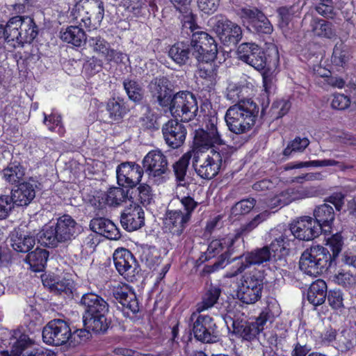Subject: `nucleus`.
<instances>
[{"mask_svg":"<svg viewBox=\"0 0 356 356\" xmlns=\"http://www.w3.org/2000/svg\"><path fill=\"white\" fill-rule=\"evenodd\" d=\"M309 145V140L307 138L296 137L291 141L284 149V156H289L295 152H303Z\"/></svg>","mask_w":356,"mask_h":356,"instance_id":"51","label":"nucleus"},{"mask_svg":"<svg viewBox=\"0 0 356 356\" xmlns=\"http://www.w3.org/2000/svg\"><path fill=\"white\" fill-rule=\"evenodd\" d=\"M332 261V255L325 248L318 245H313L302 254L300 268L305 274L316 277L325 272Z\"/></svg>","mask_w":356,"mask_h":356,"instance_id":"4","label":"nucleus"},{"mask_svg":"<svg viewBox=\"0 0 356 356\" xmlns=\"http://www.w3.org/2000/svg\"><path fill=\"white\" fill-rule=\"evenodd\" d=\"M264 284V275L254 270L243 277L238 286L236 296L243 303L250 305L257 302L261 296Z\"/></svg>","mask_w":356,"mask_h":356,"instance_id":"8","label":"nucleus"},{"mask_svg":"<svg viewBox=\"0 0 356 356\" xmlns=\"http://www.w3.org/2000/svg\"><path fill=\"white\" fill-rule=\"evenodd\" d=\"M329 305L334 310L343 308V297L341 290H331L327 294Z\"/></svg>","mask_w":356,"mask_h":356,"instance_id":"57","label":"nucleus"},{"mask_svg":"<svg viewBox=\"0 0 356 356\" xmlns=\"http://www.w3.org/2000/svg\"><path fill=\"white\" fill-rule=\"evenodd\" d=\"M143 173V169L138 164L122 163L116 168L118 184L123 187L133 188L140 181Z\"/></svg>","mask_w":356,"mask_h":356,"instance_id":"21","label":"nucleus"},{"mask_svg":"<svg viewBox=\"0 0 356 356\" xmlns=\"http://www.w3.org/2000/svg\"><path fill=\"white\" fill-rule=\"evenodd\" d=\"M71 338V329L65 321L54 319L49 322L42 330V339L49 345L60 346L66 343Z\"/></svg>","mask_w":356,"mask_h":356,"instance_id":"13","label":"nucleus"},{"mask_svg":"<svg viewBox=\"0 0 356 356\" xmlns=\"http://www.w3.org/2000/svg\"><path fill=\"white\" fill-rule=\"evenodd\" d=\"M350 99L343 94H334L331 102L333 108L337 110H345L350 106Z\"/></svg>","mask_w":356,"mask_h":356,"instance_id":"63","label":"nucleus"},{"mask_svg":"<svg viewBox=\"0 0 356 356\" xmlns=\"http://www.w3.org/2000/svg\"><path fill=\"white\" fill-rule=\"evenodd\" d=\"M88 45L92 50L106 58L110 50L108 43L100 36L89 38Z\"/></svg>","mask_w":356,"mask_h":356,"instance_id":"52","label":"nucleus"},{"mask_svg":"<svg viewBox=\"0 0 356 356\" xmlns=\"http://www.w3.org/2000/svg\"><path fill=\"white\" fill-rule=\"evenodd\" d=\"M240 235H228L220 239L211 241L207 248L206 259L219 256L218 261L214 263V270L225 268L229 263L230 256L235 252L236 243L240 240Z\"/></svg>","mask_w":356,"mask_h":356,"instance_id":"7","label":"nucleus"},{"mask_svg":"<svg viewBox=\"0 0 356 356\" xmlns=\"http://www.w3.org/2000/svg\"><path fill=\"white\" fill-rule=\"evenodd\" d=\"M44 123L51 131L58 133L60 136H63L65 130L61 122L60 115L52 113L49 115L44 114Z\"/></svg>","mask_w":356,"mask_h":356,"instance_id":"49","label":"nucleus"},{"mask_svg":"<svg viewBox=\"0 0 356 356\" xmlns=\"http://www.w3.org/2000/svg\"><path fill=\"white\" fill-rule=\"evenodd\" d=\"M280 313V308L277 304L268 305L262 310L254 322L234 321V332L244 340L251 341L263 331L268 321L273 322Z\"/></svg>","mask_w":356,"mask_h":356,"instance_id":"5","label":"nucleus"},{"mask_svg":"<svg viewBox=\"0 0 356 356\" xmlns=\"http://www.w3.org/2000/svg\"><path fill=\"white\" fill-rule=\"evenodd\" d=\"M13 208L14 204L10 196H0V220L8 217Z\"/></svg>","mask_w":356,"mask_h":356,"instance_id":"61","label":"nucleus"},{"mask_svg":"<svg viewBox=\"0 0 356 356\" xmlns=\"http://www.w3.org/2000/svg\"><path fill=\"white\" fill-rule=\"evenodd\" d=\"M49 254L46 250L36 248L29 252L26 258V261L30 265L33 271H42L47 263Z\"/></svg>","mask_w":356,"mask_h":356,"instance_id":"40","label":"nucleus"},{"mask_svg":"<svg viewBox=\"0 0 356 356\" xmlns=\"http://www.w3.org/2000/svg\"><path fill=\"white\" fill-rule=\"evenodd\" d=\"M182 14V29L186 34H192L191 47L193 49V55L199 62L209 63L216 59L218 54L217 44L215 40L204 31H196L199 29L195 16L191 11L179 12Z\"/></svg>","mask_w":356,"mask_h":356,"instance_id":"1","label":"nucleus"},{"mask_svg":"<svg viewBox=\"0 0 356 356\" xmlns=\"http://www.w3.org/2000/svg\"><path fill=\"white\" fill-rule=\"evenodd\" d=\"M141 259L146 265L152 268L160 262V255L155 248H147L143 250Z\"/></svg>","mask_w":356,"mask_h":356,"instance_id":"53","label":"nucleus"},{"mask_svg":"<svg viewBox=\"0 0 356 356\" xmlns=\"http://www.w3.org/2000/svg\"><path fill=\"white\" fill-rule=\"evenodd\" d=\"M262 21L264 22L256 21V22L251 26V30L250 31L258 33L270 34L273 31V27L270 21L266 17V21H264V19H262Z\"/></svg>","mask_w":356,"mask_h":356,"instance_id":"64","label":"nucleus"},{"mask_svg":"<svg viewBox=\"0 0 356 356\" xmlns=\"http://www.w3.org/2000/svg\"><path fill=\"white\" fill-rule=\"evenodd\" d=\"M147 0H123L126 8L136 15H140L147 7Z\"/></svg>","mask_w":356,"mask_h":356,"instance_id":"58","label":"nucleus"},{"mask_svg":"<svg viewBox=\"0 0 356 356\" xmlns=\"http://www.w3.org/2000/svg\"><path fill=\"white\" fill-rule=\"evenodd\" d=\"M293 242V234L288 230H285L283 234L273 241L268 247L272 257L276 259H281L286 256Z\"/></svg>","mask_w":356,"mask_h":356,"instance_id":"29","label":"nucleus"},{"mask_svg":"<svg viewBox=\"0 0 356 356\" xmlns=\"http://www.w3.org/2000/svg\"><path fill=\"white\" fill-rule=\"evenodd\" d=\"M237 53L239 60L252 66L257 71L265 70L266 65L265 53L255 43L245 42L240 44Z\"/></svg>","mask_w":356,"mask_h":356,"instance_id":"17","label":"nucleus"},{"mask_svg":"<svg viewBox=\"0 0 356 356\" xmlns=\"http://www.w3.org/2000/svg\"><path fill=\"white\" fill-rule=\"evenodd\" d=\"M255 205L256 200L254 198L242 200L232 208V213L234 215H243L248 213Z\"/></svg>","mask_w":356,"mask_h":356,"instance_id":"55","label":"nucleus"},{"mask_svg":"<svg viewBox=\"0 0 356 356\" xmlns=\"http://www.w3.org/2000/svg\"><path fill=\"white\" fill-rule=\"evenodd\" d=\"M189 220L187 216L182 215L181 209L168 211L164 220V228L172 235L179 236Z\"/></svg>","mask_w":356,"mask_h":356,"instance_id":"24","label":"nucleus"},{"mask_svg":"<svg viewBox=\"0 0 356 356\" xmlns=\"http://www.w3.org/2000/svg\"><path fill=\"white\" fill-rule=\"evenodd\" d=\"M105 202L108 205L117 206L122 202L128 205L133 201L128 197V193L124 188L112 187L106 194Z\"/></svg>","mask_w":356,"mask_h":356,"instance_id":"42","label":"nucleus"},{"mask_svg":"<svg viewBox=\"0 0 356 356\" xmlns=\"http://www.w3.org/2000/svg\"><path fill=\"white\" fill-rule=\"evenodd\" d=\"M220 288L211 286L203 295L202 300L196 305L195 312L201 313L213 307L220 295Z\"/></svg>","mask_w":356,"mask_h":356,"instance_id":"39","label":"nucleus"},{"mask_svg":"<svg viewBox=\"0 0 356 356\" xmlns=\"http://www.w3.org/2000/svg\"><path fill=\"white\" fill-rule=\"evenodd\" d=\"M104 15V3L99 0L76 4L72 11L74 22L89 31L97 29L100 26Z\"/></svg>","mask_w":356,"mask_h":356,"instance_id":"6","label":"nucleus"},{"mask_svg":"<svg viewBox=\"0 0 356 356\" xmlns=\"http://www.w3.org/2000/svg\"><path fill=\"white\" fill-rule=\"evenodd\" d=\"M120 222L124 229L129 232L140 229L145 224L143 209L138 204L131 202L126 206L121 214Z\"/></svg>","mask_w":356,"mask_h":356,"instance_id":"22","label":"nucleus"},{"mask_svg":"<svg viewBox=\"0 0 356 356\" xmlns=\"http://www.w3.org/2000/svg\"><path fill=\"white\" fill-rule=\"evenodd\" d=\"M115 298L122 305L135 314L139 311V305L135 293L127 286L117 287L114 291Z\"/></svg>","mask_w":356,"mask_h":356,"instance_id":"31","label":"nucleus"},{"mask_svg":"<svg viewBox=\"0 0 356 356\" xmlns=\"http://www.w3.org/2000/svg\"><path fill=\"white\" fill-rule=\"evenodd\" d=\"M90 227L94 232L105 236L111 240H118L120 238L119 229L109 219L97 218L90 222Z\"/></svg>","mask_w":356,"mask_h":356,"instance_id":"28","label":"nucleus"},{"mask_svg":"<svg viewBox=\"0 0 356 356\" xmlns=\"http://www.w3.org/2000/svg\"><path fill=\"white\" fill-rule=\"evenodd\" d=\"M170 58L179 65H185L189 59L190 49L188 45L183 42H177L172 45L169 51Z\"/></svg>","mask_w":356,"mask_h":356,"instance_id":"41","label":"nucleus"},{"mask_svg":"<svg viewBox=\"0 0 356 356\" xmlns=\"http://www.w3.org/2000/svg\"><path fill=\"white\" fill-rule=\"evenodd\" d=\"M56 226L45 225L38 234V242L47 247H55L61 243L58 238Z\"/></svg>","mask_w":356,"mask_h":356,"instance_id":"44","label":"nucleus"},{"mask_svg":"<svg viewBox=\"0 0 356 356\" xmlns=\"http://www.w3.org/2000/svg\"><path fill=\"white\" fill-rule=\"evenodd\" d=\"M272 257L268 247H264L255 251L248 252L241 257V262L226 275L227 277H233L243 273L245 269L252 265H259L269 261Z\"/></svg>","mask_w":356,"mask_h":356,"instance_id":"19","label":"nucleus"},{"mask_svg":"<svg viewBox=\"0 0 356 356\" xmlns=\"http://www.w3.org/2000/svg\"><path fill=\"white\" fill-rule=\"evenodd\" d=\"M237 15L241 19V22L247 29L251 30V26L257 22H263L262 19L266 21V15L259 9L254 7H243L240 8Z\"/></svg>","mask_w":356,"mask_h":356,"instance_id":"38","label":"nucleus"},{"mask_svg":"<svg viewBox=\"0 0 356 356\" xmlns=\"http://www.w3.org/2000/svg\"><path fill=\"white\" fill-rule=\"evenodd\" d=\"M327 245L332 251V259L338 256L343 245L342 236L340 234H335L326 240Z\"/></svg>","mask_w":356,"mask_h":356,"instance_id":"59","label":"nucleus"},{"mask_svg":"<svg viewBox=\"0 0 356 356\" xmlns=\"http://www.w3.org/2000/svg\"><path fill=\"white\" fill-rule=\"evenodd\" d=\"M43 284L48 286L51 291L55 292H66L70 289V283L68 281L56 282L54 280L48 281L47 279L42 278Z\"/></svg>","mask_w":356,"mask_h":356,"instance_id":"62","label":"nucleus"},{"mask_svg":"<svg viewBox=\"0 0 356 356\" xmlns=\"http://www.w3.org/2000/svg\"><path fill=\"white\" fill-rule=\"evenodd\" d=\"M192 154L191 152L185 153L174 165V171L178 181H184Z\"/></svg>","mask_w":356,"mask_h":356,"instance_id":"50","label":"nucleus"},{"mask_svg":"<svg viewBox=\"0 0 356 356\" xmlns=\"http://www.w3.org/2000/svg\"><path fill=\"white\" fill-rule=\"evenodd\" d=\"M334 0H320V3L315 8L316 12L327 18H332L334 16L333 4Z\"/></svg>","mask_w":356,"mask_h":356,"instance_id":"60","label":"nucleus"},{"mask_svg":"<svg viewBox=\"0 0 356 356\" xmlns=\"http://www.w3.org/2000/svg\"><path fill=\"white\" fill-rule=\"evenodd\" d=\"M56 228L61 242L70 241L76 234V222L69 215H64L57 220Z\"/></svg>","mask_w":356,"mask_h":356,"instance_id":"30","label":"nucleus"},{"mask_svg":"<svg viewBox=\"0 0 356 356\" xmlns=\"http://www.w3.org/2000/svg\"><path fill=\"white\" fill-rule=\"evenodd\" d=\"M8 345L13 356H51L50 351L38 347L20 330L10 332Z\"/></svg>","mask_w":356,"mask_h":356,"instance_id":"9","label":"nucleus"},{"mask_svg":"<svg viewBox=\"0 0 356 356\" xmlns=\"http://www.w3.org/2000/svg\"><path fill=\"white\" fill-rule=\"evenodd\" d=\"M35 186L33 181L19 184L17 188L12 191V195L10 197L13 204L20 207L29 204L35 197Z\"/></svg>","mask_w":356,"mask_h":356,"instance_id":"27","label":"nucleus"},{"mask_svg":"<svg viewBox=\"0 0 356 356\" xmlns=\"http://www.w3.org/2000/svg\"><path fill=\"white\" fill-rule=\"evenodd\" d=\"M310 26L314 35L331 38L334 35L332 24L318 17H312Z\"/></svg>","mask_w":356,"mask_h":356,"instance_id":"43","label":"nucleus"},{"mask_svg":"<svg viewBox=\"0 0 356 356\" xmlns=\"http://www.w3.org/2000/svg\"><path fill=\"white\" fill-rule=\"evenodd\" d=\"M333 281L343 286H350L355 284V277L349 271L342 269L334 275Z\"/></svg>","mask_w":356,"mask_h":356,"instance_id":"56","label":"nucleus"},{"mask_svg":"<svg viewBox=\"0 0 356 356\" xmlns=\"http://www.w3.org/2000/svg\"><path fill=\"white\" fill-rule=\"evenodd\" d=\"M169 106L171 114L175 118H179L184 122H188L193 119L198 111L195 97L188 91L176 93Z\"/></svg>","mask_w":356,"mask_h":356,"instance_id":"10","label":"nucleus"},{"mask_svg":"<svg viewBox=\"0 0 356 356\" xmlns=\"http://www.w3.org/2000/svg\"><path fill=\"white\" fill-rule=\"evenodd\" d=\"M173 201H178L181 204L184 209V211H182V215L187 216L188 218L191 220L192 213L197 207L198 203L191 197L186 195L179 197V199H174Z\"/></svg>","mask_w":356,"mask_h":356,"instance_id":"54","label":"nucleus"},{"mask_svg":"<svg viewBox=\"0 0 356 356\" xmlns=\"http://www.w3.org/2000/svg\"><path fill=\"white\" fill-rule=\"evenodd\" d=\"M214 29L219 39L225 45H235L242 38L241 27L222 17L217 19Z\"/></svg>","mask_w":356,"mask_h":356,"instance_id":"20","label":"nucleus"},{"mask_svg":"<svg viewBox=\"0 0 356 356\" xmlns=\"http://www.w3.org/2000/svg\"><path fill=\"white\" fill-rule=\"evenodd\" d=\"M226 156L223 151L211 149L200 161V164L193 163L197 174L202 179H211L216 177L221 168Z\"/></svg>","mask_w":356,"mask_h":356,"instance_id":"16","label":"nucleus"},{"mask_svg":"<svg viewBox=\"0 0 356 356\" xmlns=\"http://www.w3.org/2000/svg\"><path fill=\"white\" fill-rule=\"evenodd\" d=\"M258 113L259 107L253 101L241 100L227 110L225 120L230 131L244 134L254 125Z\"/></svg>","mask_w":356,"mask_h":356,"instance_id":"2","label":"nucleus"},{"mask_svg":"<svg viewBox=\"0 0 356 356\" xmlns=\"http://www.w3.org/2000/svg\"><path fill=\"white\" fill-rule=\"evenodd\" d=\"M327 284L323 280H317L309 286L307 292L308 301L314 306L322 305L326 298Z\"/></svg>","mask_w":356,"mask_h":356,"instance_id":"35","label":"nucleus"},{"mask_svg":"<svg viewBox=\"0 0 356 356\" xmlns=\"http://www.w3.org/2000/svg\"><path fill=\"white\" fill-rule=\"evenodd\" d=\"M191 320L193 321L194 336L198 341L204 343H215L218 341L217 326L210 316L195 312L191 314Z\"/></svg>","mask_w":356,"mask_h":356,"instance_id":"12","label":"nucleus"},{"mask_svg":"<svg viewBox=\"0 0 356 356\" xmlns=\"http://www.w3.org/2000/svg\"><path fill=\"white\" fill-rule=\"evenodd\" d=\"M107 313L95 315L83 316V326L95 333H103L108 327L109 322L106 318Z\"/></svg>","mask_w":356,"mask_h":356,"instance_id":"33","label":"nucleus"},{"mask_svg":"<svg viewBox=\"0 0 356 356\" xmlns=\"http://www.w3.org/2000/svg\"><path fill=\"white\" fill-rule=\"evenodd\" d=\"M314 220L321 225L322 231L325 232L330 231L334 220V213L331 206L324 204L317 207L314 211Z\"/></svg>","mask_w":356,"mask_h":356,"instance_id":"32","label":"nucleus"},{"mask_svg":"<svg viewBox=\"0 0 356 356\" xmlns=\"http://www.w3.org/2000/svg\"><path fill=\"white\" fill-rule=\"evenodd\" d=\"M83 307V316L95 315L102 313H108V305L99 296L93 293L84 294L80 302Z\"/></svg>","mask_w":356,"mask_h":356,"instance_id":"25","label":"nucleus"},{"mask_svg":"<svg viewBox=\"0 0 356 356\" xmlns=\"http://www.w3.org/2000/svg\"><path fill=\"white\" fill-rule=\"evenodd\" d=\"M1 27L6 41L15 48L31 43L38 35L37 26L33 19L29 17L15 16Z\"/></svg>","mask_w":356,"mask_h":356,"instance_id":"3","label":"nucleus"},{"mask_svg":"<svg viewBox=\"0 0 356 356\" xmlns=\"http://www.w3.org/2000/svg\"><path fill=\"white\" fill-rule=\"evenodd\" d=\"M164 79L156 80L151 84V91L161 106H168L171 102V90L167 86Z\"/></svg>","mask_w":356,"mask_h":356,"instance_id":"34","label":"nucleus"},{"mask_svg":"<svg viewBox=\"0 0 356 356\" xmlns=\"http://www.w3.org/2000/svg\"><path fill=\"white\" fill-rule=\"evenodd\" d=\"M123 86L129 98L131 100L135 102H138L142 99V88L136 81L125 79L123 82Z\"/></svg>","mask_w":356,"mask_h":356,"instance_id":"48","label":"nucleus"},{"mask_svg":"<svg viewBox=\"0 0 356 356\" xmlns=\"http://www.w3.org/2000/svg\"><path fill=\"white\" fill-rule=\"evenodd\" d=\"M291 194L293 201L318 197L323 194L324 189L320 184L291 187Z\"/></svg>","mask_w":356,"mask_h":356,"instance_id":"36","label":"nucleus"},{"mask_svg":"<svg viewBox=\"0 0 356 356\" xmlns=\"http://www.w3.org/2000/svg\"><path fill=\"white\" fill-rule=\"evenodd\" d=\"M35 232H27L20 228L15 229L10 234V245L19 252H28L35 243Z\"/></svg>","mask_w":356,"mask_h":356,"instance_id":"26","label":"nucleus"},{"mask_svg":"<svg viewBox=\"0 0 356 356\" xmlns=\"http://www.w3.org/2000/svg\"><path fill=\"white\" fill-rule=\"evenodd\" d=\"M113 257L118 272L129 282L136 280L138 265L132 253L125 248H120L114 252Z\"/></svg>","mask_w":356,"mask_h":356,"instance_id":"14","label":"nucleus"},{"mask_svg":"<svg viewBox=\"0 0 356 356\" xmlns=\"http://www.w3.org/2000/svg\"><path fill=\"white\" fill-rule=\"evenodd\" d=\"M6 181L15 184L19 183L25 175L24 168L20 165L10 164L2 172Z\"/></svg>","mask_w":356,"mask_h":356,"instance_id":"45","label":"nucleus"},{"mask_svg":"<svg viewBox=\"0 0 356 356\" xmlns=\"http://www.w3.org/2000/svg\"><path fill=\"white\" fill-rule=\"evenodd\" d=\"M106 109L110 118L115 121L122 119L127 113L123 100L119 98L110 99L107 103Z\"/></svg>","mask_w":356,"mask_h":356,"instance_id":"46","label":"nucleus"},{"mask_svg":"<svg viewBox=\"0 0 356 356\" xmlns=\"http://www.w3.org/2000/svg\"><path fill=\"white\" fill-rule=\"evenodd\" d=\"M60 38L75 47H81L86 42V33L79 26H68L64 31L60 32Z\"/></svg>","mask_w":356,"mask_h":356,"instance_id":"37","label":"nucleus"},{"mask_svg":"<svg viewBox=\"0 0 356 356\" xmlns=\"http://www.w3.org/2000/svg\"><path fill=\"white\" fill-rule=\"evenodd\" d=\"M163 138L167 145L172 148L180 147L185 141L186 129L177 120H170L162 127Z\"/></svg>","mask_w":356,"mask_h":356,"instance_id":"23","label":"nucleus"},{"mask_svg":"<svg viewBox=\"0 0 356 356\" xmlns=\"http://www.w3.org/2000/svg\"><path fill=\"white\" fill-rule=\"evenodd\" d=\"M348 47L343 42H338L334 47L332 62L337 66H344L350 58Z\"/></svg>","mask_w":356,"mask_h":356,"instance_id":"47","label":"nucleus"},{"mask_svg":"<svg viewBox=\"0 0 356 356\" xmlns=\"http://www.w3.org/2000/svg\"><path fill=\"white\" fill-rule=\"evenodd\" d=\"M293 238L310 241L317 237L322 232L321 225L310 216H302L293 221L290 229Z\"/></svg>","mask_w":356,"mask_h":356,"instance_id":"15","label":"nucleus"},{"mask_svg":"<svg viewBox=\"0 0 356 356\" xmlns=\"http://www.w3.org/2000/svg\"><path fill=\"white\" fill-rule=\"evenodd\" d=\"M143 169L148 175L150 181L158 185L164 181L168 161L161 150L153 149L149 152L143 160Z\"/></svg>","mask_w":356,"mask_h":356,"instance_id":"11","label":"nucleus"},{"mask_svg":"<svg viewBox=\"0 0 356 356\" xmlns=\"http://www.w3.org/2000/svg\"><path fill=\"white\" fill-rule=\"evenodd\" d=\"M193 143L194 147L199 151L209 149L216 145L222 144L216 124L212 120H209L204 128L196 130Z\"/></svg>","mask_w":356,"mask_h":356,"instance_id":"18","label":"nucleus"}]
</instances>
